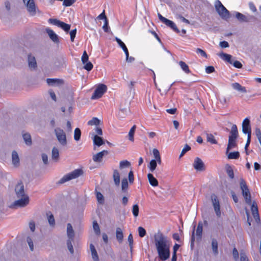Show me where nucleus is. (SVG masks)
<instances>
[{
  "label": "nucleus",
  "instance_id": "obj_27",
  "mask_svg": "<svg viewBox=\"0 0 261 261\" xmlns=\"http://www.w3.org/2000/svg\"><path fill=\"white\" fill-rule=\"evenodd\" d=\"M67 235L69 239L73 240L74 237V231L70 223L67 225Z\"/></svg>",
  "mask_w": 261,
  "mask_h": 261
},
{
  "label": "nucleus",
  "instance_id": "obj_22",
  "mask_svg": "<svg viewBox=\"0 0 261 261\" xmlns=\"http://www.w3.org/2000/svg\"><path fill=\"white\" fill-rule=\"evenodd\" d=\"M116 261H130L128 257V254L125 251H122L117 256Z\"/></svg>",
  "mask_w": 261,
  "mask_h": 261
},
{
  "label": "nucleus",
  "instance_id": "obj_53",
  "mask_svg": "<svg viewBox=\"0 0 261 261\" xmlns=\"http://www.w3.org/2000/svg\"><path fill=\"white\" fill-rule=\"evenodd\" d=\"M132 212L135 217H137L138 216L139 208L138 204H135L133 206Z\"/></svg>",
  "mask_w": 261,
  "mask_h": 261
},
{
  "label": "nucleus",
  "instance_id": "obj_40",
  "mask_svg": "<svg viewBox=\"0 0 261 261\" xmlns=\"http://www.w3.org/2000/svg\"><path fill=\"white\" fill-rule=\"evenodd\" d=\"M165 24L166 25H167V26L170 27L176 33H179L180 32V31L179 30V29L177 28L175 24L172 21L168 19Z\"/></svg>",
  "mask_w": 261,
  "mask_h": 261
},
{
  "label": "nucleus",
  "instance_id": "obj_13",
  "mask_svg": "<svg viewBox=\"0 0 261 261\" xmlns=\"http://www.w3.org/2000/svg\"><path fill=\"white\" fill-rule=\"evenodd\" d=\"M242 132L247 136H251V128L250 120L246 118L242 122Z\"/></svg>",
  "mask_w": 261,
  "mask_h": 261
},
{
  "label": "nucleus",
  "instance_id": "obj_21",
  "mask_svg": "<svg viewBox=\"0 0 261 261\" xmlns=\"http://www.w3.org/2000/svg\"><path fill=\"white\" fill-rule=\"evenodd\" d=\"M92 140L94 146L99 147L105 144V140L100 137L97 135H93Z\"/></svg>",
  "mask_w": 261,
  "mask_h": 261
},
{
  "label": "nucleus",
  "instance_id": "obj_64",
  "mask_svg": "<svg viewBox=\"0 0 261 261\" xmlns=\"http://www.w3.org/2000/svg\"><path fill=\"white\" fill-rule=\"evenodd\" d=\"M240 256L241 261H249L247 255L244 252H241Z\"/></svg>",
  "mask_w": 261,
  "mask_h": 261
},
{
  "label": "nucleus",
  "instance_id": "obj_9",
  "mask_svg": "<svg viewBox=\"0 0 261 261\" xmlns=\"http://www.w3.org/2000/svg\"><path fill=\"white\" fill-rule=\"evenodd\" d=\"M48 22L62 28L64 31L68 32L70 29L71 25L69 24L66 23L61 21L57 19L50 18L48 19Z\"/></svg>",
  "mask_w": 261,
  "mask_h": 261
},
{
  "label": "nucleus",
  "instance_id": "obj_58",
  "mask_svg": "<svg viewBox=\"0 0 261 261\" xmlns=\"http://www.w3.org/2000/svg\"><path fill=\"white\" fill-rule=\"evenodd\" d=\"M138 232L139 236L141 238L144 237L146 233L145 229L141 226L138 228Z\"/></svg>",
  "mask_w": 261,
  "mask_h": 261
},
{
  "label": "nucleus",
  "instance_id": "obj_28",
  "mask_svg": "<svg viewBox=\"0 0 261 261\" xmlns=\"http://www.w3.org/2000/svg\"><path fill=\"white\" fill-rule=\"evenodd\" d=\"M231 86L234 89H235L241 93H245L247 92L246 88L245 87L242 86L238 83H232L231 85Z\"/></svg>",
  "mask_w": 261,
  "mask_h": 261
},
{
  "label": "nucleus",
  "instance_id": "obj_36",
  "mask_svg": "<svg viewBox=\"0 0 261 261\" xmlns=\"http://www.w3.org/2000/svg\"><path fill=\"white\" fill-rule=\"evenodd\" d=\"M218 243L217 240L213 238L212 240V248L213 253L215 255H217L218 254Z\"/></svg>",
  "mask_w": 261,
  "mask_h": 261
},
{
  "label": "nucleus",
  "instance_id": "obj_4",
  "mask_svg": "<svg viewBox=\"0 0 261 261\" xmlns=\"http://www.w3.org/2000/svg\"><path fill=\"white\" fill-rule=\"evenodd\" d=\"M134 179V172L132 170H130L128 172V179L124 177L121 180V191L122 193H127L128 189V182L130 184H133Z\"/></svg>",
  "mask_w": 261,
  "mask_h": 261
},
{
  "label": "nucleus",
  "instance_id": "obj_25",
  "mask_svg": "<svg viewBox=\"0 0 261 261\" xmlns=\"http://www.w3.org/2000/svg\"><path fill=\"white\" fill-rule=\"evenodd\" d=\"M46 82L49 86H55L62 84L63 80L58 79H47Z\"/></svg>",
  "mask_w": 261,
  "mask_h": 261
},
{
  "label": "nucleus",
  "instance_id": "obj_33",
  "mask_svg": "<svg viewBox=\"0 0 261 261\" xmlns=\"http://www.w3.org/2000/svg\"><path fill=\"white\" fill-rule=\"evenodd\" d=\"M90 249L91 252L92 257L94 261H98V256L94 246L91 244L90 245Z\"/></svg>",
  "mask_w": 261,
  "mask_h": 261
},
{
  "label": "nucleus",
  "instance_id": "obj_62",
  "mask_svg": "<svg viewBox=\"0 0 261 261\" xmlns=\"http://www.w3.org/2000/svg\"><path fill=\"white\" fill-rule=\"evenodd\" d=\"M27 243L29 246V247L30 248V250L33 251L34 250V245H33V242L32 240V239L28 237L27 239Z\"/></svg>",
  "mask_w": 261,
  "mask_h": 261
},
{
  "label": "nucleus",
  "instance_id": "obj_59",
  "mask_svg": "<svg viewBox=\"0 0 261 261\" xmlns=\"http://www.w3.org/2000/svg\"><path fill=\"white\" fill-rule=\"evenodd\" d=\"M72 240L68 239L67 242V247L68 248L69 251L71 254H73L74 252L73 248L71 243V241Z\"/></svg>",
  "mask_w": 261,
  "mask_h": 261
},
{
  "label": "nucleus",
  "instance_id": "obj_56",
  "mask_svg": "<svg viewBox=\"0 0 261 261\" xmlns=\"http://www.w3.org/2000/svg\"><path fill=\"white\" fill-rule=\"evenodd\" d=\"M120 182V174L115 170V186H119Z\"/></svg>",
  "mask_w": 261,
  "mask_h": 261
},
{
  "label": "nucleus",
  "instance_id": "obj_54",
  "mask_svg": "<svg viewBox=\"0 0 261 261\" xmlns=\"http://www.w3.org/2000/svg\"><path fill=\"white\" fill-rule=\"evenodd\" d=\"M191 147L186 144L181 152V153L179 155V158H181L187 151H189Z\"/></svg>",
  "mask_w": 261,
  "mask_h": 261
},
{
  "label": "nucleus",
  "instance_id": "obj_31",
  "mask_svg": "<svg viewBox=\"0 0 261 261\" xmlns=\"http://www.w3.org/2000/svg\"><path fill=\"white\" fill-rule=\"evenodd\" d=\"M115 41H117L118 44L119 45L120 47L122 48V49L124 51L126 56H127V57L128 58V56L129 55L128 50L125 44L120 39L117 37H115Z\"/></svg>",
  "mask_w": 261,
  "mask_h": 261
},
{
  "label": "nucleus",
  "instance_id": "obj_47",
  "mask_svg": "<svg viewBox=\"0 0 261 261\" xmlns=\"http://www.w3.org/2000/svg\"><path fill=\"white\" fill-rule=\"evenodd\" d=\"M131 165L130 163L127 160H123L120 162L119 168L120 169H122L125 168L130 167Z\"/></svg>",
  "mask_w": 261,
  "mask_h": 261
},
{
  "label": "nucleus",
  "instance_id": "obj_34",
  "mask_svg": "<svg viewBox=\"0 0 261 261\" xmlns=\"http://www.w3.org/2000/svg\"><path fill=\"white\" fill-rule=\"evenodd\" d=\"M136 83L135 82L131 81L129 84L128 85V87L129 88V98L130 99H132L134 98L135 95V89L134 88L135 84Z\"/></svg>",
  "mask_w": 261,
  "mask_h": 261
},
{
  "label": "nucleus",
  "instance_id": "obj_2",
  "mask_svg": "<svg viewBox=\"0 0 261 261\" xmlns=\"http://www.w3.org/2000/svg\"><path fill=\"white\" fill-rule=\"evenodd\" d=\"M129 100H122L119 107V111L118 116L120 118H125L130 113L129 105L130 101Z\"/></svg>",
  "mask_w": 261,
  "mask_h": 261
},
{
  "label": "nucleus",
  "instance_id": "obj_50",
  "mask_svg": "<svg viewBox=\"0 0 261 261\" xmlns=\"http://www.w3.org/2000/svg\"><path fill=\"white\" fill-rule=\"evenodd\" d=\"M227 156L229 159H238L240 156V153L238 151L230 152Z\"/></svg>",
  "mask_w": 261,
  "mask_h": 261
},
{
  "label": "nucleus",
  "instance_id": "obj_57",
  "mask_svg": "<svg viewBox=\"0 0 261 261\" xmlns=\"http://www.w3.org/2000/svg\"><path fill=\"white\" fill-rule=\"evenodd\" d=\"M195 225H194L193 230L192 233L191 240V247L192 249L194 247V241H195Z\"/></svg>",
  "mask_w": 261,
  "mask_h": 261
},
{
  "label": "nucleus",
  "instance_id": "obj_5",
  "mask_svg": "<svg viewBox=\"0 0 261 261\" xmlns=\"http://www.w3.org/2000/svg\"><path fill=\"white\" fill-rule=\"evenodd\" d=\"M215 7L217 12L222 18L227 19L230 17V13L229 11L226 9L220 1L216 0L215 4Z\"/></svg>",
  "mask_w": 261,
  "mask_h": 261
},
{
  "label": "nucleus",
  "instance_id": "obj_8",
  "mask_svg": "<svg viewBox=\"0 0 261 261\" xmlns=\"http://www.w3.org/2000/svg\"><path fill=\"white\" fill-rule=\"evenodd\" d=\"M23 1L31 15L34 16L36 14L37 10L39 12L34 0H23Z\"/></svg>",
  "mask_w": 261,
  "mask_h": 261
},
{
  "label": "nucleus",
  "instance_id": "obj_38",
  "mask_svg": "<svg viewBox=\"0 0 261 261\" xmlns=\"http://www.w3.org/2000/svg\"><path fill=\"white\" fill-rule=\"evenodd\" d=\"M59 157V150L56 147H53L51 151V158L55 162H57L58 161Z\"/></svg>",
  "mask_w": 261,
  "mask_h": 261
},
{
  "label": "nucleus",
  "instance_id": "obj_48",
  "mask_svg": "<svg viewBox=\"0 0 261 261\" xmlns=\"http://www.w3.org/2000/svg\"><path fill=\"white\" fill-rule=\"evenodd\" d=\"M95 193L98 202L101 204H103L104 197L102 194L100 192L97 191L96 190L95 191Z\"/></svg>",
  "mask_w": 261,
  "mask_h": 261
},
{
  "label": "nucleus",
  "instance_id": "obj_35",
  "mask_svg": "<svg viewBox=\"0 0 261 261\" xmlns=\"http://www.w3.org/2000/svg\"><path fill=\"white\" fill-rule=\"evenodd\" d=\"M219 56L224 61H227L230 64H232V60L231 59L232 56L230 55L222 52L220 53Z\"/></svg>",
  "mask_w": 261,
  "mask_h": 261
},
{
  "label": "nucleus",
  "instance_id": "obj_6",
  "mask_svg": "<svg viewBox=\"0 0 261 261\" xmlns=\"http://www.w3.org/2000/svg\"><path fill=\"white\" fill-rule=\"evenodd\" d=\"M240 188L242 191L243 196L248 204H251V194L246 185L245 181L243 179H240Z\"/></svg>",
  "mask_w": 261,
  "mask_h": 261
},
{
  "label": "nucleus",
  "instance_id": "obj_24",
  "mask_svg": "<svg viewBox=\"0 0 261 261\" xmlns=\"http://www.w3.org/2000/svg\"><path fill=\"white\" fill-rule=\"evenodd\" d=\"M236 17L241 22H249L251 19L253 18L252 16L248 17L239 12L236 13Z\"/></svg>",
  "mask_w": 261,
  "mask_h": 261
},
{
  "label": "nucleus",
  "instance_id": "obj_23",
  "mask_svg": "<svg viewBox=\"0 0 261 261\" xmlns=\"http://www.w3.org/2000/svg\"><path fill=\"white\" fill-rule=\"evenodd\" d=\"M28 65L30 68L35 69L37 67V63L34 56L29 55L28 57Z\"/></svg>",
  "mask_w": 261,
  "mask_h": 261
},
{
  "label": "nucleus",
  "instance_id": "obj_20",
  "mask_svg": "<svg viewBox=\"0 0 261 261\" xmlns=\"http://www.w3.org/2000/svg\"><path fill=\"white\" fill-rule=\"evenodd\" d=\"M12 162L13 166L15 167H18L20 164L19 157L18 153L15 150L12 152Z\"/></svg>",
  "mask_w": 261,
  "mask_h": 261
},
{
  "label": "nucleus",
  "instance_id": "obj_11",
  "mask_svg": "<svg viewBox=\"0 0 261 261\" xmlns=\"http://www.w3.org/2000/svg\"><path fill=\"white\" fill-rule=\"evenodd\" d=\"M20 198L19 199L15 201L13 204L10 206V207H23L27 206L29 204V197L28 196H25L23 197Z\"/></svg>",
  "mask_w": 261,
  "mask_h": 261
},
{
  "label": "nucleus",
  "instance_id": "obj_14",
  "mask_svg": "<svg viewBox=\"0 0 261 261\" xmlns=\"http://www.w3.org/2000/svg\"><path fill=\"white\" fill-rule=\"evenodd\" d=\"M193 167L196 170L198 171H203L205 169L204 163L201 159L198 157L196 158L194 160Z\"/></svg>",
  "mask_w": 261,
  "mask_h": 261
},
{
  "label": "nucleus",
  "instance_id": "obj_39",
  "mask_svg": "<svg viewBox=\"0 0 261 261\" xmlns=\"http://www.w3.org/2000/svg\"><path fill=\"white\" fill-rule=\"evenodd\" d=\"M23 139L25 142V143L29 146L32 145V138L30 134L29 133H24L22 135Z\"/></svg>",
  "mask_w": 261,
  "mask_h": 261
},
{
  "label": "nucleus",
  "instance_id": "obj_46",
  "mask_svg": "<svg viewBox=\"0 0 261 261\" xmlns=\"http://www.w3.org/2000/svg\"><path fill=\"white\" fill-rule=\"evenodd\" d=\"M179 65H180L181 69L187 73H189L190 70L189 68V66L184 61H180L179 62Z\"/></svg>",
  "mask_w": 261,
  "mask_h": 261
},
{
  "label": "nucleus",
  "instance_id": "obj_51",
  "mask_svg": "<svg viewBox=\"0 0 261 261\" xmlns=\"http://www.w3.org/2000/svg\"><path fill=\"white\" fill-rule=\"evenodd\" d=\"M81 132L80 128H76L74 132V139L75 141H79L81 138Z\"/></svg>",
  "mask_w": 261,
  "mask_h": 261
},
{
  "label": "nucleus",
  "instance_id": "obj_16",
  "mask_svg": "<svg viewBox=\"0 0 261 261\" xmlns=\"http://www.w3.org/2000/svg\"><path fill=\"white\" fill-rule=\"evenodd\" d=\"M15 191L18 198L23 197L25 196L24 186L22 182H18L15 187Z\"/></svg>",
  "mask_w": 261,
  "mask_h": 261
},
{
  "label": "nucleus",
  "instance_id": "obj_55",
  "mask_svg": "<svg viewBox=\"0 0 261 261\" xmlns=\"http://www.w3.org/2000/svg\"><path fill=\"white\" fill-rule=\"evenodd\" d=\"M76 0H64L63 5L65 7H69L73 4Z\"/></svg>",
  "mask_w": 261,
  "mask_h": 261
},
{
  "label": "nucleus",
  "instance_id": "obj_1",
  "mask_svg": "<svg viewBox=\"0 0 261 261\" xmlns=\"http://www.w3.org/2000/svg\"><path fill=\"white\" fill-rule=\"evenodd\" d=\"M154 243L158 256L162 261H165L170 256V241L166 236L158 232L154 235Z\"/></svg>",
  "mask_w": 261,
  "mask_h": 261
},
{
  "label": "nucleus",
  "instance_id": "obj_26",
  "mask_svg": "<svg viewBox=\"0 0 261 261\" xmlns=\"http://www.w3.org/2000/svg\"><path fill=\"white\" fill-rule=\"evenodd\" d=\"M238 137V130L237 126L236 124H233L231 130L230 132V135L229 138H232V139H237Z\"/></svg>",
  "mask_w": 261,
  "mask_h": 261
},
{
  "label": "nucleus",
  "instance_id": "obj_43",
  "mask_svg": "<svg viewBox=\"0 0 261 261\" xmlns=\"http://www.w3.org/2000/svg\"><path fill=\"white\" fill-rule=\"evenodd\" d=\"M226 171L228 175V176L231 178L233 179L234 178V173L233 169H232L231 167L228 165L227 164L225 167Z\"/></svg>",
  "mask_w": 261,
  "mask_h": 261
},
{
  "label": "nucleus",
  "instance_id": "obj_52",
  "mask_svg": "<svg viewBox=\"0 0 261 261\" xmlns=\"http://www.w3.org/2000/svg\"><path fill=\"white\" fill-rule=\"evenodd\" d=\"M136 126L134 125L130 129L128 133L129 140L132 142L134 141V135L136 130Z\"/></svg>",
  "mask_w": 261,
  "mask_h": 261
},
{
  "label": "nucleus",
  "instance_id": "obj_19",
  "mask_svg": "<svg viewBox=\"0 0 261 261\" xmlns=\"http://www.w3.org/2000/svg\"><path fill=\"white\" fill-rule=\"evenodd\" d=\"M171 56V53L165 48H163L159 54V58L162 60H166L170 58Z\"/></svg>",
  "mask_w": 261,
  "mask_h": 261
},
{
  "label": "nucleus",
  "instance_id": "obj_45",
  "mask_svg": "<svg viewBox=\"0 0 261 261\" xmlns=\"http://www.w3.org/2000/svg\"><path fill=\"white\" fill-rule=\"evenodd\" d=\"M206 140L208 142H210L213 144H217L218 143V142L212 134H206Z\"/></svg>",
  "mask_w": 261,
  "mask_h": 261
},
{
  "label": "nucleus",
  "instance_id": "obj_42",
  "mask_svg": "<svg viewBox=\"0 0 261 261\" xmlns=\"http://www.w3.org/2000/svg\"><path fill=\"white\" fill-rule=\"evenodd\" d=\"M46 215L47 216V219L49 225L51 226H54L55 225V221L53 215L51 212H48L46 213Z\"/></svg>",
  "mask_w": 261,
  "mask_h": 261
},
{
  "label": "nucleus",
  "instance_id": "obj_29",
  "mask_svg": "<svg viewBox=\"0 0 261 261\" xmlns=\"http://www.w3.org/2000/svg\"><path fill=\"white\" fill-rule=\"evenodd\" d=\"M147 178L149 184L153 187H156L159 185L158 180L153 176L151 173L147 174Z\"/></svg>",
  "mask_w": 261,
  "mask_h": 261
},
{
  "label": "nucleus",
  "instance_id": "obj_41",
  "mask_svg": "<svg viewBox=\"0 0 261 261\" xmlns=\"http://www.w3.org/2000/svg\"><path fill=\"white\" fill-rule=\"evenodd\" d=\"M202 230V224L201 222H199L196 230V235L200 239L201 238Z\"/></svg>",
  "mask_w": 261,
  "mask_h": 261
},
{
  "label": "nucleus",
  "instance_id": "obj_61",
  "mask_svg": "<svg viewBox=\"0 0 261 261\" xmlns=\"http://www.w3.org/2000/svg\"><path fill=\"white\" fill-rule=\"evenodd\" d=\"M93 228L94 231L95 232V233L96 234H98L100 233V229H99V225H98V223L95 221L93 222Z\"/></svg>",
  "mask_w": 261,
  "mask_h": 261
},
{
  "label": "nucleus",
  "instance_id": "obj_7",
  "mask_svg": "<svg viewBox=\"0 0 261 261\" xmlns=\"http://www.w3.org/2000/svg\"><path fill=\"white\" fill-rule=\"evenodd\" d=\"M54 133L60 144L62 146H66L67 144L66 135L64 130L57 127L54 130Z\"/></svg>",
  "mask_w": 261,
  "mask_h": 261
},
{
  "label": "nucleus",
  "instance_id": "obj_32",
  "mask_svg": "<svg viewBox=\"0 0 261 261\" xmlns=\"http://www.w3.org/2000/svg\"><path fill=\"white\" fill-rule=\"evenodd\" d=\"M116 237L119 243H121L123 240V234L122 230L119 227L116 228Z\"/></svg>",
  "mask_w": 261,
  "mask_h": 261
},
{
  "label": "nucleus",
  "instance_id": "obj_15",
  "mask_svg": "<svg viewBox=\"0 0 261 261\" xmlns=\"http://www.w3.org/2000/svg\"><path fill=\"white\" fill-rule=\"evenodd\" d=\"M109 152L108 150H103L98 153L93 155V161L95 163H100L102 161L103 157L108 155Z\"/></svg>",
  "mask_w": 261,
  "mask_h": 261
},
{
  "label": "nucleus",
  "instance_id": "obj_17",
  "mask_svg": "<svg viewBox=\"0 0 261 261\" xmlns=\"http://www.w3.org/2000/svg\"><path fill=\"white\" fill-rule=\"evenodd\" d=\"M251 210L252 212V215L256 223L260 222V218L258 214V207L257 204L255 202H253L252 204Z\"/></svg>",
  "mask_w": 261,
  "mask_h": 261
},
{
  "label": "nucleus",
  "instance_id": "obj_37",
  "mask_svg": "<svg viewBox=\"0 0 261 261\" xmlns=\"http://www.w3.org/2000/svg\"><path fill=\"white\" fill-rule=\"evenodd\" d=\"M152 153L154 158L153 160L158 161V163L161 165L162 164V160L159 151L157 149L154 148L152 150Z\"/></svg>",
  "mask_w": 261,
  "mask_h": 261
},
{
  "label": "nucleus",
  "instance_id": "obj_12",
  "mask_svg": "<svg viewBox=\"0 0 261 261\" xmlns=\"http://www.w3.org/2000/svg\"><path fill=\"white\" fill-rule=\"evenodd\" d=\"M211 200L215 213L218 217L221 216L220 205L217 195L215 194L211 195Z\"/></svg>",
  "mask_w": 261,
  "mask_h": 261
},
{
  "label": "nucleus",
  "instance_id": "obj_60",
  "mask_svg": "<svg viewBox=\"0 0 261 261\" xmlns=\"http://www.w3.org/2000/svg\"><path fill=\"white\" fill-rule=\"evenodd\" d=\"M88 59H89V57H88V56L86 53V51H84L83 54V56L82 57V63L85 64L86 63H87L88 61Z\"/></svg>",
  "mask_w": 261,
  "mask_h": 261
},
{
  "label": "nucleus",
  "instance_id": "obj_18",
  "mask_svg": "<svg viewBox=\"0 0 261 261\" xmlns=\"http://www.w3.org/2000/svg\"><path fill=\"white\" fill-rule=\"evenodd\" d=\"M46 33L48 34L49 38L55 43H58L59 42L58 36L54 32L53 30L49 28L45 29Z\"/></svg>",
  "mask_w": 261,
  "mask_h": 261
},
{
  "label": "nucleus",
  "instance_id": "obj_3",
  "mask_svg": "<svg viewBox=\"0 0 261 261\" xmlns=\"http://www.w3.org/2000/svg\"><path fill=\"white\" fill-rule=\"evenodd\" d=\"M83 172L82 169H77L70 173L64 175L58 181L60 184H64L72 179L76 178L82 175Z\"/></svg>",
  "mask_w": 261,
  "mask_h": 261
},
{
  "label": "nucleus",
  "instance_id": "obj_44",
  "mask_svg": "<svg viewBox=\"0 0 261 261\" xmlns=\"http://www.w3.org/2000/svg\"><path fill=\"white\" fill-rule=\"evenodd\" d=\"M157 164H158V161L156 160H151L150 161L148 168L151 172H153L155 170L157 166Z\"/></svg>",
  "mask_w": 261,
  "mask_h": 261
},
{
  "label": "nucleus",
  "instance_id": "obj_63",
  "mask_svg": "<svg viewBox=\"0 0 261 261\" xmlns=\"http://www.w3.org/2000/svg\"><path fill=\"white\" fill-rule=\"evenodd\" d=\"M93 66L92 64L91 63V62H87V63H85L84 68L85 69L87 70V71H90L93 68Z\"/></svg>",
  "mask_w": 261,
  "mask_h": 261
},
{
  "label": "nucleus",
  "instance_id": "obj_30",
  "mask_svg": "<svg viewBox=\"0 0 261 261\" xmlns=\"http://www.w3.org/2000/svg\"><path fill=\"white\" fill-rule=\"evenodd\" d=\"M237 146L236 139H232V138H229L227 147L226 148V153L232 148Z\"/></svg>",
  "mask_w": 261,
  "mask_h": 261
},
{
  "label": "nucleus",
  "instance_id": "obj_49",
  "mask_svg": "<svg viewBox=\"0 0 261 261\" xmlns=\"http://www.w3.org/2000/svg\"><path fill=\"white\" fill-rule=\"evenodd\" d=\"M100 120L96 117H93L91 120L88 122L89 125H96L97 126L99 124Z\"/></svg>",
  "mask_w": 261,
  "mask_h": 261
},
{
  "label": "nucleus",
  "instance_id": "obj_10",
  "mask_svg": "<svg viewBox=\"0 0 261 261\" xmlns=\"http://www.w3.org/2000/svg\"><path fill=\"white\" fill-rule=\"evenodd\" d=\"M107 90V86L104 84H99L95 90L91 99H95L101 97Z\"/></svg>",
  "mask_w": 261,
  "mask_h": 261
}]
</instances>
